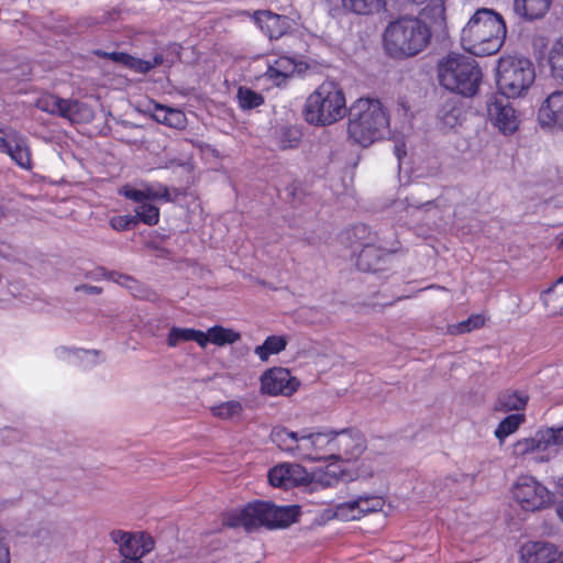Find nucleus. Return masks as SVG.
Segmentation results:
<instances>
[{"label": "nucleus", "instance_id": "obj_11", "mask_svg": "<svg viewBox=\"0 0 563 563\" xmlns=\"http://www.w3.org/2000/svg\"><path fill=\"white\" fill-rule=\"evenodd\" d=\"M332 430L327 432H300V444L297 446L299 459L310 462L333 461Z\"/></svg>", "mask_w": 563, "mask_h": 563}, {"label": "nucleus", "instance_id": "obj_31", "mask_svg": "<svg viewBox=\"0 0 563 563\" xmlns=\"http://www.w3.org/2000/svg\"><path fill=\"white\" fill-rule=\"evenodd\" d=\"M205 336L208 339V343L211 342L219 346L233 344L241 339V334L239 332L221 325L211 327L208 332L205 333Z\"/></svg>", "mask_w": 563, "mask_h": 563}, {"label": "nucleus", "instance_id": "obj_19", "mask_svg": "<svg viewBox=\"0 0 563 563\" xmlns=\"http://www.w3.org/2000/svg\"><path fill=\"white\" fill-rule=\"evenodd\" d=\"M384 48L393 58H407L427 47L430 37H383Z\"/></svg>", "mask_w": 563, "mask_h": 563}, {"label": "nucleus", "instance_id": "obj_45", "mask_svg": "<svg viewBox=\"0 0 563 563\" xmlns=\"http://www.w3.org/2000/svg\"><path fill=\"white\" fill-rule=\"evenodd\" d=\"M168 119L167 120V126L175 128V129H183L186 123V117L184 112L177 109L170 108L169 112H167Z\"/></svg>", "mask_w": 563, "mask_h": 563}, {"label": "nucleus", "instance_id": "obj_8", "mask_svg": "<svg viewBox=\"0 0 563 563\" xmlns=\"http://www.w3.org/2000/svg\"><path fill=\"white\" fill-rule=\"evenodd\" d=\"M35 106L43 112L67 119L73 123L89 122L93 112L87 104L73 99H64L56 95L41 96Z\"/></svg>", "mask_w": 563, "mask_h": 563}, {"label": "nucleus", "instance_id": "obj_1", "mask_svg": "<svg viewBox=\"0 0 563 563\" xmlns=\"http://www.w3.org/2000/svg\"><path fill=\"white\" fill-rule=\"evenodd\" d=\"M389 132V118L377 99L360 98L350 109L349 139L363 147L383 139Z\"/></svg>", "mask_w": 563, "mask_h": 563}, {"label": "nucleus", "instance_id": "obj_20", "mask_svg": "<svg viewBox=\"0 0 563 563\" xmlns=\"http://www.w3.org/2000/svg\"><path fill=\"white\" fill-rule=\"evenodd\" d=\"M542 126L563 129V91H553L539 109Z\"/></svg>", "mask_w": 563, "mask_h": 563}, {"label": "nucleus", "instance_id": "obj_25", "mask_svg": "<svg viewBox=\"0 0 563 563\" xmlns=\"http://www.w3.org/2000/svg\"><path fill=\"white\" fill-rule=\"evenodd\" d=\"M385 256V250L371 243L363 244L356 258V266L363 272H376L382 268Z\"/></svg>", "mask_w": 563, "mask_h": 563}, {"label": "nucleus", "instance_id": "obj_14", "mask_svg": "<svg viewBox=\"0 0 563 563\" xmlns=\"http://www.w3.org/2000/svg\"><path fill=\"white\" fill-rule=\"evenodd\" d=\"M384 499L376 495L358 496L353 500L339 504L335 516L342 520H357L362 516L382 510Z\"/></svg>", "mask_w": 563, "mask_h": 563}, {"label": "nucleus", "instance_id": "obj_6", "mask_svg": "<svg viewBox=\"0 0 563 563\" xmlns=\"http://www.w3.org/2000/svg\"><path fill=\"white\" fill-rule=\"evenodd\" d=\"M563 445V424L539 430L533 438L519 440L514 445L516 455L536 454L534 460L539 462L549 461L554 451L553 446Z\"/></svg>", "mask_w": 563, "mask_h": 563}, {"label": "nucleus", "instance_id": "obj_24", "mask_svg": "<svg viewBox=\"0 0 563 563\" xmlns=\"http://www.w3.org/2000/svg\"><path fill=\"white\" fill-rule=\"evenodd\" d=\"M383 35H431V31L419 18L405 15L389 22Z\"/></svg>", "mask_w": 563, "mask_h": 563}, {"label": "nucleus", "instance_id": "obj_58", "mask_svg": "<svg viewBox=\"0 0 563 563\" xmlns=\"http://www.w3.org/2000/svg\"><path fill=\"white\" fill-rule=\"evenodd\" d=\"M411 2H415V3H422L424 2L426 0H410Z\"/></svg>", "mask_w": 563, "mask_h": 563}, {"label": "nucleus", "instance_id": "obj_13", "mask_svg": "<svg viewBox=\"0 0 563 563\" xmlns=\"http://www.w3.org/2000/svg\"><path fill=\"white\" fill-rule=\"evenodd\" d=\"M466 35H507L503 16L492 9H478L463 29Z\"/></svg>", "mask_w": 563, "mask_h": 563}, {"label": "nucleus", "instance_id": "obj_59", "mask_svg": "<svg viewBox=\"0 0 563 563\" xmlns=\"http://www.w3.org/2000/svg\"><path fill=\"white\" fill-rule=\"evenodd\" d=\"M563 283V275L556 280V284Z\"/></svg>", "mask_w": 563, "mask_h": 563}, {"label": "nucleus", "instance_id": "obj_43", "mask_svg": "<svg viewBox=\"0 0 563 563\" xmlns=\"http://www.w3.org/2000/svg\"><path fill=\"white\" fill-rule=\"evenodd\" d=\"M286 60L280 59L277 62L278 67H268L265 76L268 80L273 81L276 86H284L289 77V74L285 70L279 69Z\"/></svg>", "mask_w": 563, "mask_h": 563}, {"label": "nucleus", "instance_id": "obj_2", "mask_svg": "<svg viewBox=\"0 0 563 563\" xmlns=\"http://www.w3.org/2000/svg\"><path fill=\"white\" fill-rule=\"evenodd\" d=\"M438 80L441 87L464 98L477 95L483 73L478 64L461 54H449L438 63Z\"/></svg>", "mask_w": 563, "mask_h": 563}, {"label": "nucleus", "instance_id": "obj_32", "mask_svg": "<svg viewBox=\"0 0 563 563\" xmlns=\"http://www.w3.org/2000/svg\"><path fill=\"white\" fill-rule=\"evenodd\" d=\"M287 340L282 335H269L262 345L255 347L254 352L261 361H267L273 354H278L286 349Z\"/></svg>", "mask_w": 563, "mask_h": 563}, {"label": "nucleus", "instance_id": "obj_63", "mask_svg": "<svg viewBox=\"0 0 563 563\" xmlns=\"http://www.w3.org/2000/svg\"><path fill=\"white\" fill-rule=\"evenodd\" d=\"M112 276H113V273H110L107 277L112 278Z\"/></svg>", "mask_w": 563, "mask_h": 563}, {"label": "nucleus", "instance_id": "obj_41", "mask_svg": "<svg viewBox=\"0 0 563 563\" xmlns=\"http://www.w3.org/2000/svg\"><path fill=\"white\" fill-rule=\"evenodd\" d=\"M95 54L99 57L108 58L113 63L124 65L129 68L135 64L134 57L123 52H107L97 49L95 51Z\"/></svg>", "mask_w": 563, "mask_h": 563}, {"label": "nucleus", "instance_id": "obj_46", "mask_svg": "<svg viewBox=\"0 0 563 563\" xmlns=\"http://www.w3.org/2000/svg\"><path fill=\"white\" fill-rule=\"evenodd\" d=\"M0 563H10V547L7 532L0 527Z\"/></svg>", "mask_w": 563, "mask_h": 563}, {"label": "nucleus", "instance_id": "obj_57", "mask_svg": "<svg viewBox=\"0 0 563 563\" xmlns=\"http://www.w3.org/2000/svg\"><path fill=\"white\" fill-rule=\"evenodd\" d=\"M559 561L560 563H563V551L559 554Z\"/></svg>", "mask_w": 563, "mask_h": 563}, {"label": "nucleus", "instance_id": "obj_29", "mask_svg": "<svg viewBox=\"0 0 563 563\" xmlns=\"http://www.w3.org/2000/svg\"><path fill=\"white\" fill-rule=\"evenodd\" d=\"M272 441L283 451L299 459L297 446L300 444V433L289 431L285 428H275L272 431Z\"/></svg>", "mask_w": 563, "mask_h": 563}, {"label": "nucleus", "instance_id": "obj_52", "mask_svg": "<svg viewBox=\"0 0 563 563\" xmlns=\"http://www.w3.org/2000/svg\"><path fill=\"white\" fill-rule=\"evenodd\" d=\"M76 291H85L87 294H100L101 288L91 285H80L75 288Z\"/></svg>", "mask_w": 563, "mask_h": 563}, {"label": "nucleus", "instance_id": "obj_7", "mask_svg": "<svg viewBox=\"0 0 563 563\" xmlns=\"http://www.w3.org/2000/svg\"><path fill=\"white\" fill-rule=\"evenodd\" d=\"M516 503L526 511H537L549 507L552 503L551 492L536 477L521 475L511 488Z\"/></svg>", "mask_w": 563, "mask_h": 563}, {"label": "nucleus", "instance_id": "obj_40", "mask_svg": "<svg viewBox=\"0 0 563 563\" xmlns=\"http://www.w3.org/2000/svg\"><path fill=\"white\" fill-rule=\"evenodd\" d=\"M300 141V133L297 129L294 128H285L280 131L279 135V146L283 150L294 148L298 146Z\"/></svg>", "mask_w": 563, "mask_h": 563}, {"label": "nucleus", "instance_id": "obj_9", "mask_svg": "<svg viewBox=\"0 0 563 563\" xmlns=\"http://www.w3.org/2000/svg\"><path fill=\"white\" fill-rule=\"evenodd\" d=\"M503 95L493 93L487 98L486 111L489 122L504 135L514 134L519 128L517 111Z\"/></svg>", "mask_w": 563, "mask_h": 563}, {"label": "nucleus", "instance_id": "obj_3", "mask_svg": "<svg viewBox=\"0 0 563 563\" xmlns=\"http://www.w3.org/2000/svg\"><path fill=\"white\" fill-rule=\"evenodd\" d=\"M346 100L339 84L325 80L306 99L302 115L316 126L333 124L345 117Z\"/></svg>", "mask_w": 563, "mask_h": 563}, {"label": "nucleus", "instance_id": "obj_48", "mask_svg": "<svg viewBox=\"0 0 563 563\" xmlns=\"http://www.w3.org/2000/svg\"><path fill=\"white\" fill-rule=\"evenodd\" d=\"M170 108L168 107H165V106H162V104H156L155 106V113H154V118L157 122L162 123V124H167V120L168 119V114L167 112H169Z\"/></svg>", "mask_w": 563, "mask_h": 563}, {"label": "nucleus", "instance_id": "obj_16", "mask_svg": "<svg viewBox=\"0 0 563 563\" xmlns=\"http://www.w3.org/2000/svg\"><path fill=\"white\" fill-rule=\"evenodd\" d=\"M268 482L274 487L289 489L306 484L308 473L299 464L283 463L269 470Z\"/></svg>", "mask_w": 563, "mask_h": 563}, {"label": "nucleus", "instance_id": "obj_51", "mask_svg": "<svg viewBox=\"0 0 563 563\" xmlns=\"http://www.w3.org/2000/svg\"><path fill=\"white\" fill-rule=\"evenodd\" d=\"M547 37H542V36H539V37H533V42H532V45L536 47V48H539V57H543L544 56V52H543V48L547 46L545 44V41Z\"/></svg>", "mask_w": 563, "mask_h": 563}, {"label": "nucleus", "instance_id": "obj_23", "mask_svg": "<svg viewBox=\"0 0 563 563\" xmlns=\"http://www.w3.org/2000/svg\"><path fill=\"white\" fill-rule=\"evenodd\" d=\"M506 37H461L465 52L477 57L490 56L500 51Z\"/></svg>", "mask_w": 563, "mask_h": 563}, {"label": "nucleus", "instance_id": "obj_30", "mask_svg": "<svg viewBox=\"0 0 563 563\" xmlns=\"http://www.w3.org/2000/svg\"><path fill=\"white\" fill-rule=\"evenodd\" d=\"M528 396L518 390L507 389L498 395L495 409L498 411H519L525 409L528 402Z\"/></svg>", "mask_w": 563, "mask_h": 563}, {"label": "nucleus", "instance_id": "obj_34", "mask_svg": "<svg viewBox=\"0 0 563 563\" xmlns=\"http://www.w3.org/2000/svg\"><path fill=\"white\" fill-rule=\"evenodd\" d=\"M343 5L356 14H372L385 7L384 0H342Z\"/></svg>", "mask_w": 563, "mask_h": 563}, {"label": "nucleus", "instance_id": "obj_61", "mask_svg": "<svg viewBox=\"0 0 563 563\" xmlns=\"http://www.w3.org/2000/svg\"><path fill=\"white\" fill-rule=\"evenodd\" d=\"M60 352L66 353V352H68V350H67V349H65V347H63V349L60 350Z\"/></svg>", "mask_w": 563, "mask_h": 563}, {"label": "nucleus", "instance_id": "obj_17", "mask_svg": "<svg viewBox=\"0 0 563 563\" xmlns=\"http://www.w3.org/2000/svg\"><path fill=\"white\" fill-rule=\"evenodd\" d=\"M120 195L134 202L173 200L169 188L161 183H141L139 187L125 185L120 189Z\"/></svg>", "mask_w": 563, "mask_h": 563}, {"label": "nucleus", "instance_id": "obj_53", "mask_svg": "<svg viewBox=\"0 0 563 563\" xmlns=\"http://www.w3.org/2000/svg\"><path fill=\"white\" fill-rule=\"evenodd\" d=\"M143 556H122L120 563H143Z\"/></svg>", "mask_w": 563, "mask_h": 563}, {"label": "nucleus", "instance_id": "obj_33", "mask_svg": "<svg viewBox=\"0 0 563 563\" xmlns=\"http://www.w3.org/2000/svg\"><path fill=\"white\" fill-rule=\"evenodd\" d=\"M210 411L213 417L221 420H230L238 418L243 412V406L238 400H229L219 405L212 406Z\"/></svg>", "mask_w": 563, "mask_h": 563}, {"label": "nucleus", "instance_id": "obj_15", "mask_svg": "<svg viewBox=\"0 0 563 563\" xmlns=\"http://www.w3.org/2000/svg\"><path fill=\"white\" fill-rule=\"evenodd\" d=\"M299 383L290 372L283 367H275L264 373L261 378V389L272 396H289L297 390Z\"/></svg>", "mask_w": 563, "mask_h": 563}, {"label": "nucleus", "instance_id": "obj_12", "mask_svg": "<svg viewBox=\"0 0 563 563\" xmlns=\"http://www.w3.org/2000/svg\"><path fill=\"white\" fill-rule=\"evenodd\" d=\"M110 539L118 545L121 556H145L155 547L154 539L144 532L113 530L110 532Z\"/></svg>", "mask_w": 563, "mask_h": 563}, {"label": "nucleus", "instance_id": "obj_21", "mask_svg": "<svg viewBox=\"0 0 563 563\" xmlns=\"http://www.w3.org/2000/svg\"><path fill=\"white\" fill-rule=\"evenodd\" d=\"M559 560L555 547L548 542H528L520 549L522 563H553Z\"/></svg>", "mask_w": 563, "mask_h": 563}, {"label": "nucleus", "instance_id": "obj_42", "mask_svg": "<svg viewBox=\"0 0 563 563\" xmlns=\"http://www.w3.org/2000/svg\"><path fill=\"white\" fill-rule=\"evenodd\" d=\"M110 227L115 231H126L137 224V218L133 216H114L109 220Z\"/></svg>", "mask_w": 563, "mask_h": 563}, {"label": "nucleus", "instance_id": "obj_47", "mask_svg": "<svg viewBox=\"0 0 563 563\" xmlns=\"http://www.w3.org/2000/svg\"><path fill=\"white\" fill-rule=\"evenodd\" d=\"M134 62H135V64L133 66H131V68L145 73V71H148L151 68H153L155 65L161 64L162 57H159V58L155 57L154 64L146 62V60L135 58V57H134Z\"/></svg>", "mask_w": 563, "mask_h": 563}, {"label": "nucleus", "instance_id": "obj_55", "mask_svg": "<svg viewBox=\"0 0 563 563\" xmlns=\"http://www.w3.org/2000/svg\"><path fill=\"white\" fill-rule=\"evenodd\" d=\"M558 515L561 518V520L563 521V501L558 507Z\"/></svg>", "mask_w": 563, "mask_h": 563}, {"label": "nucleus", "instance_id": "obj_54", "mask_svg": "<svg viewBox=\"0 0 563 563\" xmlns=\"http://www.w3.org/2000/svg\"><path fill=\"white\" fill-rule=\"evenodd\" d=\"M366 231V227L365 225H357L354 228V234L356 235L357 233H364Z\"/></svg>", "mask_w": 563, "mask_h": 563}, {"label": "nucleus", "instance_id": "obj_44", "mask_svg": "<svg viewBox=\"0 0 563 563\" xmlns=\"http://www.w3.org/2000/svg\"><path fill=\"white\" fill-rule=\"evenodd\" d=\"M483 324H484V318L479 314H476V316H472L468 319L460 322L454 328H455L456 333H466L474 329H478Z\"/></svg>", "mask_w": 563, "mask_h": 563}, {"label": "nucleus", "instance_id": "obj_36", "mask_svg": "<svg viewBox=\"0 0 563 563\" xmlns=\"http://www.w3.org/2000/svg\"><path fill=\"white\" fill-rule=\"evenodd\" d=\"M549 63L553 75L563 84V37H558L549 52Z\"/></svg>", "mask_w": 563, "mask_h": 563}, {"label": "nucleus", "instance_id": "obj_62", "mask_svg": "<svg viewBox=\"0 0 563 563\" xmlns=\"http://www.w3.org/2000/svg\"><path fill=\"white\" fill-rule=\"evenodd\" d=\"M98 271H100L102 275L106 276L103 268H99Z\"/></svg>", "mask_w": 563, "mask_h": 563}, {"label": "nucleus", "instance_id": "obj_50", "mask_svg": "<svg viewBox=\"0 0 563 563\" xmlns=\"http://www.w3.org/2000/svg\"><path fill=\"white\" fill-rule=\"evenodd\" d=\"M75 354L79 358H84V357L88 358V357H90L91 362L96 363L97 362V356H98V351H96V350H93V351L77 350V351H75Z\"/></svg>", "mask_w": 563, "mask_h": 563}, {"label": "nucleus", "instance_id": "obj_60", "mask_svg": "<svg viewBox=\"0 0 563 563\" xmlns=\"http://www.w3.org/2000/svg\"><path fill=\"white\" fill-rule=\"evenodd\" d=\"M560 245L563 246V234L561 235V239H560Z\"/></svg>", "mask_w": 563, "mask_h": 563}, {"label": "nucleus", "instance_id": "obj_38", "mask_svg": "<svg viewBox=\"0 0 563 563\" xmlns=\"http://www.w3.org/2000/svg\"><path fill=\"white\" fill-rule=\"evenodd\" d=\"M140 205L134 209L135 214L133 217L137 218V223L143 222L147 225H155L159 221V209L151 202L143 201L139 202Z\"/></svg>", "mask_w": 563, "mask_h": 563}, {"label": "nucleus", "instance_id": "obj_35", "mask_svg": "<svg viewBox=\"0 0 563 563\" xmlns=\"http://www.w3.org/2000/svg\"><path fill=\"white\" fill-rule=\"evenodd\" d=\"M236 99L242 110H252L264 103V97L249 87L241 86Z\"/></svg>", "mask_w": 563, "mask_h": 563}, {"label": "nucleus", "instance_id": "obj_49", "mask_svg": "<svg viewBox=\"0 0 563 563\" xmlns=\"http://www.w3.org/2000/svg\"><path fill=\"white\" fill-rule=\"evenodd\" d=\"M119 14H120V12L114 10V9L112 11H104L100 16H97L95 19L93 23L106 24V23H108L110 21L117 20Z\"/></svg>", "mask_w": 563, "mask_h": 563}, {"label": "nucleus", "instance_id": "obj_18", "mask_svg": "<svg viewBox=\"0 0 563 563\" xmlns=\"http://www.w3.org/2000/svg\"><path fill=\"white\" fill-rule=\"evenodd\" d=\"M333 461L357 457L364 450V440L351 430L332 431Z\"/></svg>", "mask_w": 563, "mask_h": 563}, {"label": "nucleus", "instance_id": "obj_28", "mask_svg": "<svg viewBox=\"0 0 563 563\" xmlns=\"http://www.w3.org/2000/svg\"><path fill=\"white\" fill-rule=\"evenodd\" d=\"M552 0H514L515 12L526 20L541 19L549 11Z\"/></svg>", "mask_w": 563, "mask_h": 563}, {"label": "nucleus", "instance_id": "obj_10", "mask_svg": "<svg viewBox=\"0 0 563 563\" xmlns=\"http://www.w3.org/2000/svg\"><path fill=\"white\" fill-rule=\"evenodd\" d=\"M0 153H4L21 168H33L27 139L11 126L0 123Z\"/></svg>", "mask_w": 563, "mask_h": 563}, {"label": "nucleus", "instance_id": "obj_39", "mask_svg": "<svg viewBox=\"0 0 563 563\" xmlns=\"http://www.w3.org/2000/svg\"><path fill=\"white\" fill-rule=\"evenodd\" d=\"M119 284H124L129 289H131L132 295L140 299L152 300L155 297V294L151 290L146 289L142 285H140L136 280L132 279L125 275H119V278L115 279Z\"/></svg>", "mask_w": 563, "mask_h": 563}, {"label": "nucleus", "instance_id": "obj_27", "mask_svg": "<svg viewBox=\"0 0 563 563\" xmlns=\"http://www.w3.org/2000/svg\"><path fill=\"white\" fill-rule=\"evenodd\" d=\"M255 23L264 35H287L284 27L286 18L271 11H258L254 15Z\"/></svg>", "mask_w": 563, "mask_h": 563}, {"label": "nucleus", "instance_id": "obj_26", "mask_svg": "<svg viewBox=\"0 0 563 563\" xmlns=\"http://www.w3.org/2000/svg\"><path fill=\"white\" fill-rule=\"evenodd\" d=\"M190 341L196 342L202 349L208 345V339L205 336V332L192 328L173 327L166 339V343L169 347H176L180 343Z\"/></svg>", "mask_w": 563, "mask_h": 563}, {"label": "nucleus", "instance_id": "obj_5", "mask_svg": "<svg viewBox=\"0 0 563 563\" xmlns=\"http://www.w3.org/2000/svg\"><path fill=\"white\" fill-rule=\"evenodd\" d=\"M536 80L533 63L523 56L507 55L498 59L496 85L506 98L525 96Z\"/></svg>", "mask_w": 563, "mask_h": 563}, {"label": "nucleus", "instance_id": "obj_4", "mask_svg": "<svg viewBox=\"0 0 563 563\" xmlns=\"http://www.w3.org/2000/svg\"><path fill=\"white\" fill-rule=\"evenodd\" d=\"M298 508L296 506L277 507L268 501L250 503L243 509L227 515L224 523L228 527H243L252 531L258 527L285 528L296 520Z\"/></svg>", "mask_w": 563, "mask_h": 563}, {"label": "nucleus", "instance_id": "obj_37", "mask_svg": "<svg viewBox=\"0 0 563 563\" xmlns=\"http://www.w3.org/2000/svg\"><path fill=\"white\" fill-rule=\"evenodd\" d=\"M523 421L525 416L522 413H512L507 416L496 428V438L503 442L505 438L514 433Z\"/></svg>", "mask_w": 563, "mask_h": 563}, {"label": "nucleus", "instance_id": "obj_22", "mask_svg": "<svg viewBox=\"0 0 563 563\" xmlns=\"http://www.w3.org/2000/svg\"><path fill=\"white\" fill-rule=\"evenodd\" d=\"M466 111L460 99L451 97L442 102L438 110L437 117L442 129L452 130L465 120Z\"/></svg>", "mask_w": 563, "mask_h": 563}, {"label": "nucleus", "instance_id": "obj_56", "mask_svg": "<svg viewBox=\"0 0 563 563\" xmlns=\"http://www.w3.org/2000/svg\"><path fill=\"white\" fill-rule=\"evenodd\" d=\"M558 485L563 488V476L559 478Z\"/></svg>", "mask_w": 563, "mask_h": 563}]
</instances>
